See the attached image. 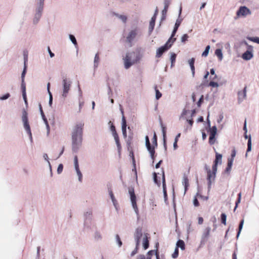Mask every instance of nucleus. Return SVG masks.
<instances>
[{
	"label": "nucleus",
	"mask_w": 259,
	"mask_h": 259,
	"mask_svg": "<svg viewBox=\"0 0 259 259\" xmlns=\"http://www.w3.org/2000/svg\"><path fill=\"white\" fill-rule=\"evenodd\" d=\"M197 196H195V198L193 199V203L195 206H199V202L198 201V200L197 199Z\"/></svg>",
	"instance_id": "63"
},
{
	"label": "nucleus",
	"mask_w": 259,
	"mask_h": 259,
	"mask_svg": "<svg viewBox=\"0 0 259 259\" xmlns=\"http://www.w3.org/2000/svg\"><path fill=\"white\" fill-rule=\"evenodd\" d=\"M21 88L22 92V97L25 104H27L26 98V85L24 80H21Z\"/></svg>",
	"instance_id": "25"
},
{
	"label": "nucleus",
	"mask_w": 259,
	"mask_h": 259,
	"mask_svg": "<svg viewBox=\"0 0 259 259\" xmlns=\"http://www.w3.org/2000/svg\"><path fill=\"white\" fill-rule=\"evenodd\" d=\"M176 247H177V248L178 249L180 248V249L182 251L184 250L186 247L185 242L181 239L178 240L176 242Z\"/></svg>",
	"instance_id": "28"
},
{
	"label": "nucleus",
	"mask_w": 259,
	"mask_h": 259,
	"mask_svg": "<svg viewBox=\"0 0 259 259\" xmlns=\"http://www.w3.org/2000/svg\"><path fill=\"white\" fill-rule=\"evenodd\" d=\"M194 62H195V59L193 58H192L188 60V63L189 65H190L191 72H192V75L193 77H194V75H195Z\"/></svg>",
	"instance_id": "27"
},
{
	"label": "nucleus",
	"mask_w": 259,
	"mask_h": 259,
	"mask_svg": "<svg viewBox=\"0 0 259 259\" xmlns=\"http://www.w3.org/2000/svg\"><path fill=\"white\" fill-rule=\"evenodd\" d=\"M238 96L239 103H241L244 101L246 97V88H244L243 91H239Z\"/></svg>",
	"instance_id": "23"
},
{
	"label": "nucleus",
	"mask_w": 259,
	"mask_h": 259,
	"mask_svg": "<svg viewBox=\"0 0 259 259\" xmlns=\"http://www.w3.org/2000/svg\"><path fill=\"white\" fill-rule=\"evenodd\" d=\"M179 256V249L175 247L174 252L171 254V258L174 259L177 258Z\"/></svg>",
	"instance_id": "39"
},
{
	"label": "nucleus",
	"mask_w": 259,
	"mask_h": 259,
	"mask_svg": "<svg viewBox=\"0 0 259 259\" xmlns=\"http://www.w3.org/2000/svg\"><path fill=\"white\" fill-rule=\"evenodd\" d=\"M221 220L222 223L224 224L225 225H226V220H227V215L225 213H222L221 214Z\"/></svg>",
	"instance_id": "52"
},
{
	"label": "nucleus",
	"mask_w": 259,
	"mask_h": 259,
	"mask_svg": "<svg viewBox=\"0 0 259 259\" xmlns=\"http://www.w3.org/2000/svg\"><path fill=\"white\" fill-rule=\"evenodd\" d=\"M145 145L146 147L147 148V150L148 151L151 158L152 159L153 162H154V153H155V150H154V147H152L151 146L149 139L148 136H146L145 137Z\"/></svg>",
	"instance_id": "15"
},
{
	"label": "nucleus",
	"mask_w": 259,
	"mask_h": 259,
	"mask_svg": "<svg viewBox=\"0 0 259 259\" xmlns=\"http://www.w3.org/2000/svg\"><path fill=\"white\" fill-rule=\"evenodd\" d=\"M149 238L147 233H143L141 228L136 229L134 234V240L136 246L139 247L141 244L143 249L146 250L149 247Z\"/></svg>",
	"instance_id": "3"
},
{
	"label": "nucleus",
	"mask_w": 259,
	"mask_h": 259,
	"mask_svg": "<svg viewBox=\"0 0 259 259\" xmlns=\"http://www.w3.org/2000/svg\"><path fill=\"white\" fill-rule=\"evenodd\" d=\"M142 56L138 52L131 51L126 53L122 60L123 66L125 69H128L133 65L139 63Z\"/></svg>",
	"instance_id": "2"
},
{
	"label": "nucleus",
	"mask_w": 259,
	"mask_h": 259,
	"mask_svg": "<svg viewBox=\"0 0 259 259\" xmlns=\"http://www.w3.org/2000/svg\"><path fill=\"white\" fill-rule=\"evenodd\" d=\"M21 120L23 127L28 136L29 139L31 142H32V136L31 131V128L29 124L28 113L25 110H23L22 112Z\"/></svg>",
	"instance_id": "8"
},
{
	"label": "nucleus",
	"mask_w": 259,
	"mask_h": 259,
	"mask_svg": "<svg viewBox=\"0 0 259 259\" xmlns=\"http://www.w3.org/2000/svg\"><path fill=\"white\" fill-rule=\"evenodd\" d=\"M214 136L210 135L209 140V143L210 144H213L214 143Z\"/></svg>",
	"instance_id": "60"
},
{
	"label": "nucleus",
	"mask_w": 259,
	"mask_h": 259,
	"mask_svg": "<svg viewBox=\"0 0 259 259\" xmlns=\"http://www.w3.org/2000/svg\"><path fill=\"white\" fill-rule=\"evenodd\" d=\"M43 158L45 160V161L47 162L48 166H49V169H50V170L51 172H52V166H51V163L50 162L49 158L48 157V156L47 154H46V153L44 154H43Z\"/></svg>",
	"instance_id": "36"
},
{
	"label": "nucleus",
	"mask_w": 259,
	"mask_h": 259,
	"mask_svg": "<svg viewBox=\"0 0 259 259\" xmlns=\"http://www.w3.org/2000/svg\"><path fill=\"white\" fill-rule=\"evenodd\" d=\"M196 196H197L198 198H202V199L204 200H207L208 199V196H203L202 195L199 194L198 193L196 194Z\"/></svg>",
	"instance_id": "62"
},
{
	"label": "nucleus",
	"mask_w": 259,
	"mask_h": 259,
	"mask_svg": "<svg viewBox=\"0 0 259 259\" xmlns=\"http://www.w3.org/2000/svg\"><path fill=\"white\" fill-rule=\"evenodd\" d=\"M176 58V54H175L174 53H171L170 59V61H171V67L173 66V64H174V62H175Z\"/></svg>",
	"instance_id": "46"
},
{
	"label": "nucleus",
	"mask_w": 259,
	"mask_h": 259,
	"mask_svg": "<svg viewBox=\"0 0 259 259\" xmlns=\"http://www.w3.org/2000/svg\"><path fill=\"white\" fill-rule=\"evenodd\" d=\"M233 158H229L228 159V165L226 169L227 171H229L231 170V168L233 164Z\"/></svg>",
	"instance_id": "43"
},
{
	"label": "nucleus",
	"mask_w": 259,
	"mask_h": 259,
	"mask_svg": "<svg viewBox=\"0 0 259 259\" xmlns=\"http://www.w3.org/2000/svg\"><path fill=\"white\" fill-rule=\"evenodd\" d=\"M153 180L154 183L158 185V186H160V183L158 181V179L161 178L162 182V189H163V193L164 195V202L166 203L167 201V194H166V184L165 180V176H164V172L163 169L161 170V174L154 172L153 174Z\"/></svg>",
	"instance_id": "7"
},
{
	"label": "nucleus",
	"mask_w": 259,
	"mask_h": 259,
	"mask_svg": "<svg viewBox=\"0 0 259 259\" xmlns=\"http://www.w3.org/2000/svg\"><path fill=\"white\" fill-rule=\"evenodd\" d=\"M113 15L120 20L123 23L125 24L127 21V16L123 14L114 13Z\"/></svg>",
	"instance_id": "26"
},
{
	"label": "nucleus",
	"mask_w": 259,
	"mask_h": 259,
	"mask_svg": "<svg viewBox=\"0 0 259 259\" xmlns=\"http://www.w3.org/2000/svg\"><path fill=\"white\" fill-rule=\"evenodd\" d=\"M72 81L70 78L63 77L61 81V95L62 98H65L68 95L72 86Z\"/></svg>",
	"instance_id": "6"
},
{
	"label": "nucleus",
	"mask_w": 259,
	"mask_h": 259,
	"mask_svg": "<svg viewBox=\"0 0 259 259\" xmlns=\"http://www.w3.org/2000/svg\"><path fill=\"white\" fill-rule=\"evenodd\" d=\"M49 105L50 106H51L53 103V96L51 92H49Z\"/></svg>",
	"instance_id": "59"
},
{
	"label": "nucleus",
	"mask_w": 259,
	"mask_h": 259,
	"mask_svg": "<svg viewBox=\"0 0 259 259\" xmlns=\"http://www.w3.org/2000/svg\"><path fill=\"white\" fill-rule=\"evenodd\" d=\"M157 13H158V11L156 9L153 16L151 18L150 23H149V31L150 32H152L154 29V27L155 26V22Z\"/></svg>",
	"instance_id": "22"
},
{
	"label": "nucleus",
	"mask_w": 259,
	"mask_h": 259,
	"mask_svg": "<svg viewBox=\"0 0 259 259\" xmlns=\"http://www.w3.org/2000/svg\"><path fill=\"white\" fill-rule=\"evenodd\" d=\"M179 256V249L175 247L174 252L171 254V258L174 259L177 258Z\"/></svg>",
	"instance_id": "40"
},
{
	"label": "nucleus",
	"mask_w": 259,
	"mask_h": 259,
	"mask_svg": "<svg viewBox=\"0 0 259 259\" xmlns=\"http://www.w3.org/2000/svg\"><path fill=\"white\" fill-rule=\"evenodd\" d=\"M247 39L251 41L255 42L257 44H259V37H247Z\"/></svg>",
	"instance_id": "47"
},
{
	"label": "nucleus",
	"mask_w": 259,
	"mask_h": 259,
	"mask_svg": "<svg viewBox=\"0 0 259 259\" xmlns=\"http://www.w3.org/2000/svg\"><path fill=\"white\" fill-rule=\"evenodd\" d=\"M161 128H162V136H163V145L165 149H166V131H165V127L161 124Z\"/></svg>",
	"instance_id": "31"
},
{
	"label": "nucleus",
	"mask_w": 259,
	"mask_h": 259,
	"mask_svg": "<svg viewBox=\"0 0 259 259\" xmlns=\"http://www.w3.org/2000/svg\"><path fill=\"white\" fill-rule=\"evenodd\" d=\"M210 46H207L204 50V51H203V52L202 53V57H206L208 54H209V50H210Z\"/></svg>",
	"instance_id": "41"
},
{
	"label": "nucleus",
	"mask_w": 259,
	"mask_h": 259,
	"mask_svg": "<svg viewBox=\"0 0 259 259\" xmlns=\"http://www.w3.org/2000/svg\"><path fill=\"white\" fill-rule=\"evenodd\" d=\"M69 38L70 41L72 42V43L74 45L75 47L76 48L77 46V43L75 36L73 35L69 34Z\"/></svg>",
	"instance_id": "37"
},
{
	"label": "nucleus",
	"mask_w": 259,
	"mask_h": 259,
	"mask_svg": "<svg viewBox=\"0 0 259 259\" xmlns=\"http://www.w3.org/2000/svg\"><path fill=\"white\" fill-rule=\"evenodd\" d=\"M115 239H116V241L117 242V243L118 245V246L119 247H121L122 243L121 241L120 240L119 236L118 235H116Z\"/></svg>",
	"instance_id": "56"
},
{
	"label": "nucleus",
	"mask_w": 259,
	"mask_h": 259,
	"mask_svg": "<svg viewBox=\"0 0 259 259\" xmlns=\"http://www.w3.org/2000/svg\"><path fill=\"white\" fill-rule=\"evenodd\" d=\"M243 43L247 46L248 50L242 54V58L244 60H250L253 57V48L251 46L248 45L245 41H243Z\"/></svg>",
	"instance_id": "13"
},
{
	"label": "nucleus",
	"mask_w": 259,
	"mask_h": 259,
	"mask_svg": "<svg viewBox=\"0 0 259 259\" xmlns=\"http://www.w3.org/2000/svg\"><path fill=\"white\" fill-rule=\"evenodd\" d=\"M217 132V128L216 126H213L212 127H209L210 135L215 136Z\"/></svg>",
	"instance_id": "42"
},
{
	"label": "nucleus",
	"mask_w": 259,
	"mask_h": 259,
	"mask_svg": "<svg viewBox=\"0 0 259 259\" xmlns=\"http://www.w3.org/2000/svg\"><path fill=\"white\" fill-rule=\"evenodd\" d=\"M74 167L76 172V175L78 177V181L81 182L82 179V175L80 170L79 164L78 162V159L77 156H75L74 158Z\"/></svg>",
	"instance_id": "17"
},
{
	"label": "nucleus",
	"mask_w": 259,
	"mask_h": 259,
	"mask_svg": "<svg viewBox=\"0 0 259 259\" xmlns=\"http://www.w3.org/2000/svg\"><path fill=\"white\" fill-rule=\"evenodd\" d=\"M139 247L136 245L134 249L130 253V256L133 257L135 254H136L138 252Z\"/></svg>",
	"instance_id": "50"
},
{
	"label": "nucleus",
	"mask_w": 259,
	"mask_h": 259,
	"mask_svg": "<svg viewBox=\"0 0 259 259\" xmlns=\"http://www.w3.org/2000/svg\"><path fill=\"white\" fill-rule=\"evenodd\" d=\"M100 58L98 54H96L94 60V67L97 68L98 67Z\"/></svg>",
	"instance_id": "35"
},
{
	"label": "nucleus",
	"mask_w": 259,
	"mask_h": 259,
	"mask_svg": "<svg viewBox=\"0 0 259 259\" xmlns=\"http://www.w3.org/2000/svg\"><path fill=\"white\" fill-rule=\"evenodd\" d=\"M209 86L212 87L213 88H218L219 87V84L218 82H214L213 81H211L209 83Z\"/></svg>",
	"instance_id": "53"
},
{
	"label": "nucleus",
	"mask_w": 259,
	"mask_h": 259,
	"mask_svg": "<svg viewBox=\"0 0 259 259\" xmlns=\"http://www.w3.org/2000/svg\"><path fill=\"white\" fill-rule=\"evenodd\" d=\"M39 111H40V114H41L42 119L44 120V123H45V124L46 125V128H47V135L48 136L49 135L50 131V126H49L48 120H47V118H46V117L45 116V114H44V113L43 112V111H42V109L41 105H39Z\"/></svg>",
	"instance_id": "20"
},
{
	"label": "nucleus",
	"mask_w": 259,
	"mask_h": 259,
	"mask_svg": "<svg viewBox=\"0 0 259 259\" xmlns=\"http://www.w3.org/2000/svg\"><path fill=\"white\" fill-rule=\"evenodd\" d=\"M176 38H174L173 40H171V38H169L166 44L162 46L156 50V57L157 58H159L163 54V53L166 51L169 48H170L174 43V42L176 40Z\"/></svg>",
	"instance_id": "11"
},
{
	"label": "nucleus",
	"mask_w": 259,
	"mask_h": 259,
	"mask_svg": "<svg viewBox=\"0 0 259 259\" xmlns=\"http://www.w3.org/2000/svg\"><path fill=\"white\" fill-rule=\"evenodd\" d=\"M63 166L62 164H60L58 166V168H57V173L58 174H60L62 171H63Z\"/></svg>",
	"instance_id": "58"
},
{
	"label": "nucleus",
	"mask_w": 259,
	"mask_h": 259,
	"mask_svg": "<svg viewBox=\"0 0 259 259\" xmlns=\"http://www.w3.org/2000/svg\"><path fill=\"white\" fill-rule=\"evenodd\" d=\"M215 55L218 57L220 61H222L223 58L222 51L220 49H217L215 51Z\"/></svg>",
	"instance_id": "33"
},
{
	"label": "nucleus",
	"mask_w": 259,
	"mask_h": 259,
	"mask_svg": "<svg viewBox=\"0 0 259 259\" xmlns=\"http://www.w3.org/2000/svg\"><path fill=\"white\" fill-rule=\"evenodd\" d=\"M39 111H40V114H41L42 119L44 120V123H45V124L46 125V128H47V135L48 136L49 135L50 131V126H49L48 120H47V118H46V117L45 116V114H44V113L43 112V111H42V109L41 105H39Z\"/></svg>",
	"instance_id": "19"
},
{
	"label": "nucleus",
	"mask_w": 259,
	"mask_h": 259,
	"mask_svg": "<svg viewBox=\"0 0 259 259\" xmlns=\"http://www.w3.org/2000/svg\"><path fill=\"white\" fill-rule=\"evenodd\" d=\"M110 130L112 133V135L114 137V140L115 141L119 155H120V150H121V145L119 143V137L116 133L115 127L113 125V124H111V125L110 126Z\"/></svg>",
	"instance_id": "14"
},
{
	"label": "nucleus",
	"mask_w": 259,
	"mask_h": 259,
	"mask_svg": "<svg viewBox=\"0 0 259 259\" xmlns=\"http://www.w3.org/2000/svg\"><path fill=\"white\" fill-rule=\"evenodd\" d=\"M222 155L221 154L216 153L215 159L214 160V163L213 165H215V167H217L219 163H222Z\"/></svg>",
	"instance_id": "29"
},
{
	"label": "nucleus",
	"mask_w": 259,
	"mask_h": 259,
	"mask_svg": "<svg viewBox=\"0 0 259 259\" xmlns=\"http://www.w3.org/2000/svg\"><path fill=\"white\" fill-rule=\"evenodd\" d=\"M188 37L189 36L187 34H183L181 38V42H185L186 40H187Z\"/></svg>",
	"instance_id": "57"
},
{
	"label": "nucleus",
	"mask_w": 259,
	"mask_h": 259,
	"mask_svg": "<svg viewBox=\"0 0 259 259\" xmlns=\"http://www.w3.org/2000/svg\"><path fill=\"white\" fill-rule=\"evenodd\" d=\"M181 13H182V8L180 7V10H179V12L178 18L176 20V23L175 25V27H174L173 31L172 32L171 37H170V38H171V40H173V39H172V38L175 36V35L178 30V27L180 26V25L183 20V19L181 18V17H180Z\"/></svg>",
	"instance_id": "16"
},
{
	"label": "nucleus",
	"mask_w": 259,
	"mask_h": 259,
	"mask_svg": "<svg viewBox=\"0 0 259 259\" xmlns=\"http://www.w3.org/2000/svg\"><path fill=\"white\" fill-rule=\"evenodd\" d=\"M84 123L77 122L75 124L71 130L72 150L76 152L81 148L83 141V130Z\"/></svg>",
	"instance_id": "1"
},
{
	"label": "nucleus",
	"mask_w": 259,
	"mask_h": 259,
	"mask_svg": "<svg viewBox=\"0 0 259 259\" xmlns=\"http://www.w3.org/2000/svg\"><path fill=\"white\" fill-rule=\"evenodd\" d=\"M26 68H27V67L26 65V60H25L24 61V65L23 70L22 72L21 76V80H24L26 72Z\"/></svg>",
	"instance_id": "45"
},
{
	"label": "nucleus",
	"mask_w": 259,
	"mask_h": 259,
	"mask_svg": "<svg viewBox=\"0 0 259 259\" xmlns=\"http://www.w3.org/2000/svg\"><path fill=\"white\" fill-rule=\"evenodd\" d=\"M244 3L248 5H251L253 3V0H243Z\"/></svg>",
	"instance_id": "64"
},
{
	"label": "nucleus",
	"mask_w": 259,
	"mask_h": 259,
	"mask_svg": "<svg viewBox=\"0 0 259 259\" xmlns=\"http://www.w3.org/2000/svg\"><path fill=\"white\" fill-rule=\"evenodd\" d=\"M152 140H153V147H154V148L156 147L157 146V137H156L155 133H154V136H153Z\"/></svg>",
	"instance_id": "51"
},
{
	"label": "nucleus",
	"mask_w": 259,
	"mask_h": 259,
	"mask_svg": "<svg viewBox=\"0 0 259 259\" xmlns=\"http://www.w3.org/2000/svg\"><path fill=\"white\" fill-rule=\"evenodd\" d=\"M251 150V136L249 135V139H248V142H247V149L246 153L245 154L246 157L247 156V153L248 152H250Z\"/></svg>",
	"instance_id": "34"
},
{
	"label": "nucleus",
	"mask_w": 259,
	"mask_h": 259,
	"mask_svg": "<svg viewBox=\"0 0 259 259\" xmlns=\"http://www.w3.org/2000/svg\"><path fill=\"white\" fill-rule=\"evenodd\" d=\"M141 36L140 29L137 27H133L130 29L125 36L126 41L127 43L133 44Z\"/></svg>",
	"instance_id": "5"
},
{
	"label": "nucleus",
	"mask_w": 259,
	"mask_h": 259,
	"mask_svg": "<svg viewBox=\"0 0 259 259\" xmlns=\"http://www.w3.org/2000/svg\"><path fill=\"white\" fill-rule=\"evenodd\" d=\"M243 224H244V220H242L240 222L239 226V230H238V232L237 233V236H236L237 238H238V237H239V235L241 233V230L243 228Z\"/></svg>",
	"instance_id": "44"
},
{
	"label": "nucleus",
	"mask_w": 259,
	"mask_h": 259,
	"mask_svg": "<svg viewBox=\"0 0 259 259\" xmlns=\"http://www.w3.org/2000/svg\"><path fill=\"white\" fill-rule=\"evenodd\" d=\"M187 121L189 124V126H186L184 130V132L186 133L188 130H190L191 129V127L193 123V120L192 118L191 119H187Z\"/></svg>",
	"instance_id": "32"
},
{
	"label": "nucleus",
	"mask_w": 259,
	"mask_h": 259,
	"mask_svg": "<svg viewBox=\"0 0 259 259\" xmlns=\"http://www.w3.org/2000/svg\"><path fill=\"white\" fill-rule=\"evenodd\" d=\"M121 130L123 136L124 138L127 137L126 134V120L123 115L122 117V121H121Z\"/></svg>",
	"instance_id": "24"
},
{
	"label": "nucleus",
	"mask_w": 259,
	"mask_h": 259,
	"mask_svg": "<svg viewBox=\"0 0 259 259\" xmlns=\"http://www.w3.org/2000/svg\"><path fill=\"white\" fill-rule=\"evenodd\" d=\"M93 238L95 241L98 242L102 240V235L99 231H96L93 234Z\"/></svg>",
	"instance_id": "30"
},
{
	"label": "nucleus",
	"mask_w": 259,
	"mask_h": 259,
	"mask_svg": "<svg viewBox=\"0 0 259 259\" xmlns=\"http://www.w3.org/2000/svg\"><path fill=\"white\" fill-rule=\"evenodd\" d=\"M168 5H169L168 3H166V2H165L164 9L162 11V15H164L166 14V13L167 12V10L168 7Z\"/></svg>",
	"instance_id": "55"
},
{
	"label": "nucleus",
	"mask_w": 259,
	"mask_h": 259,
	"mask_svg": "<svg viewBox=\"0 0 259 259\" xmlns=\"http://www.w3.org/2000/svg\"><path fill=\"white\" fill-rule=\"evenodd\" d=\"M45 0H37L36 6L35 10V13L32 19V23L34 25L38 23L44 10Z\"/></svg>",
	"instance_id": "4"
},
{
	"label": "nucleus",
	"mask_w": 259,
	"mask_h": 259,
	"mask_svg": "<svg viewBox=\"0 0 259 259\" xmlns=\"http://www.w3.org/2000/svg\"><path fill=\"white\" fill-rule=\"evenodd\" d=\"M180 136H181V134L179 133L176 136V137L175 138V142L173 144V147H174V149H176L178 147L177 142H178V139L180 137Z\"/></svg>",
	"instance_id": "48"
},
{
	"label": "nucleus",
	"mask_w": 259,
	"mask_h": 259,
	"mask_svg": "<svg viewBox=\"0 0 259 259\" xmlns=\"http://www.w3.org/2000/svg\"><path fill=\"white\" fill-rule=\"evenodd\" d=\"M190 112V111L184 109L181 113V117H185V116Z\"/></svg>",
	"instance_id": "61"
},
{
	"label": "nucleus",
	"mask_w": 259,
	"mask_h": 259,
	"mask_svg": "<svg viewBox=\"0 0 259 259\" xmlns=\"http://www.w3.org/2000/svg\"><path fill=\"white\" fill-rule=\"evenodd\" d=\"M10 97V94L7 93L1 96H0V101H4L8 99Z\"/></svg>",
	"instance_id": "49"
},
{
	"label": "nucleus",
	"mask_w": 259,
	"mask_h": 259,
	"mask_svg": "<svg viewBox=\"0 0 259 259\" xmlns=\"http://www.w3.org/2000/svg\"><path fill=\"white\" fill-rule=\"evenodd\" d=\"M155 250H151L147 252L146 255L140 254L138 255L137 259H151L152 256L154 254Z\"/></svg>",
	"instance_id": "21"
},
{
	"label": "nucleus",
	"mask_w": 259,
	"mask_h": 259,
	"mask_svg": "<svg viewBox=\"0 0 259 259\" xmlns=\"http://www.w3.org/2000/svg\"><path fill=\"white\" fill-rule=\"evenodd\" d=\"M162 96L161 93L158 90L155 89V98L156 100H158Z\"/></svg>",
	"instance_id": "54"
},
{
	"label": "nucleus",
	"mask_w": 259,
	"mask_h": 259,
	"mask_svg": "<svg viewBox=\"0 0 259 259\" xmlns=\"http://www.w3.org/2000/svg\"><path fill=\"white\" fill-rule=\"evenodd\" d=\"M128 193L130 195V201L132 205V207L136 214L137 218H139V209L137 205V197L134 192L133 188H130L128 190Z\"/></svg>",
	"instance_id": "12"
},
{
	"label": "nucleus",
	"mask_w": 259,
	"mask_h": 259,
	"mask_svg": "<svg viewBox=\"0 0 259 259\" xmlns=\"http://www.w3.org/2000/svg\"><path fill=\"white\" fill-rule=\"evenodd\" d=\"M183 185L185 187V193L186 192L187 187L189 186V182H188V179L187 177H184L182 181Z\"/></svg>",
	"instance_id": "38"
},
{
	"label": "nucleus",
	"mask_w": 259,
	"mask_h": 259,
	"mask_svg": "<svg viewBox=\"0 0 259 259\" xmlns=\"http://www.w3.org/2000/svg\"><path fill=\"white\" fill-rule=\"evenodd\" d=\"M252 14L251 11L245 6H241L239 7L236 12L234 17L235 20L240 18H245Z\"/></svg>",
	"instance_id": "9"
},
{
	"label": "nucleus",
	"mask_w": 259,
	"mask_h": 259,
	"mask_svg": "<svg viewBox=\"0 0 259 259\" xmlns=\"http://www.w3.org/2000/svg\"><path fill=\"white\" fill-rule=\"evenodd\" d=\"M210 231L211 228L210 227H207L203 230L201 239V244H205V243L207 241V239L209 236Z\"/></svg>",
	"instance_id": "18"
},
{
	"label": "nucleus",
	"mask_w": 259,
	"mask_h": 259,
	"mask_svg": "<svg viewBox=\"0 0 259 259\" xmlns=\"http://www.w3.org/2000/svg\"><path fill=\"white\" fill-rule=\"evenodd\" d=\"M217 172V167H215V165H212V170L207 168L206 179L208 181V191H209L211 188L212 183L215 181Z\"/></svg>",
	"instance_id": "10"
}]
</instances>
